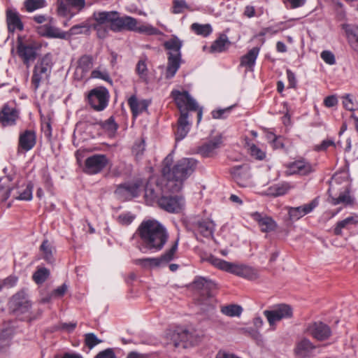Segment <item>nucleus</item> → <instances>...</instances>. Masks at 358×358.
Wrapping results in <instances>:
<instances>
[{
	"instance_id": "obj_9",
	"label": "nucleus",
	"mask_w": 358,
	"mask_h": 358,
	"mask_svg": "<svg viewBox=\"0 0 358 358\" xmlns=\"http://www.w3.org/2000/svg\"><path fill=\"white\" fill-rule=\"evenodd\" d=\"M109 97L108 90L103 87L92 89L87 96L90 105L96 111H102L107 107Z\"/></svg>"
},
{
	"instance_id": "obj_57",
	"label": "nucleus",
	"mask_w": 358,
	"mask_h": 358,
	"mask_svg": "<svg viewBox=\"0 0 358 358\" xmlns=\"http://www.w3.org/2000/svg\"><path fill=\"white\" fill-rule=\"evenodd\" d=\"M320 57L324 60V62L329 65H333L336 63L334 55L331 51H322L321 52Z\"/></svg>"
},
{
	"instance_id": "obj_40",
	"label": "nucleus",
	"mask_w": 358,
	"mask_h": 358,
	"mask_svg": "<svg viewBox=\"0 0 358 358\" xmlns=\"http://www.w3.org/2000/svg\"><path fill=\"white\" fill-rule=\"evenodd\" d=\"M34 185L29 182L17 194H13V196L18 200L30 201L32 199V192Z\"/></svg>"
},
{
	"instance_id": "obj_51",
	"label": "nucleus",
	"mask_w": 358,
	"mask_h": 358,
	"mask_svg": "<svg viewBox=\"0 0 358 358\" xmlns=\"http://www.w3.org/2000/svg\"><path fill=\"white\" fill-rule=\"evenodd\" d=\"M91 29L90 24H76L70 29V34H78L83 33H87L88 31Z\"/></svg>"
},
{
	"instance_id": "obj_62",
	"label": "nucleus",
	"mask_w": 358,
	"mask_h": 358,
	"mask_svg": "<svg viewBox=\"0 0 358 358\" xmlns=\"http://www.w3.org/2000/svg\"><path fill=\"white\" fill-rule=\"evenodd\" d=\"M68 286L64 283L62 285L58 287L51 292V296H54L55 298L62 297L66 292Z\"/></svg>"
},
{
	"instance_id": "obj_34",
	"label": "nucleus",
	"mask_w": 358,
	"mask_h": 358,
	"mask_svg": "<svg viewBox=\"0 0 358 358\" xmlns=\"http://www.w3.org/2000/svg\"><path fill=\"white\" fill-rule=\"evenodd\" d=\"M290 189L291 186L288 182L277 183L270 186L267 189L266 194L273 197H278L285 194Z\"/></svg>"
},
{
	"instance_id": "obj_52",
	"label": "nucleus",
	"mask_w": 358,
	"mask_h": 358,
	"mask_svg": "<svg viewBox=\"0 0 358 358\" xmlns=\"http://www.w3.org/2000/svg\"><path fill=\"white\" fill-rule=\"evenodd\" d=\"M233 106H229L225 108L214 110L212 111V117L214 119H224L230 113Z\"/></svg>"
},
{
	"instance_id": "obj_50",
	"label": "nucleus",
	"mask_w": 358,
	"mask_h": 358,
	"mask_svg": "<svg viewBox=\"0 0 358 358\" xmlns=\"http://www.w3.org/2000/svg\"><path fill=\"white\" fill-rule=\"evenodd\" d=\"M85 345L92 349L99 343H101V340L99 339L94 333H88L85 335Z\"/></svg>"
},
{
	"instance_id": "obj_30",
	"label": "nucleus",
	"mask_w": 358,
	"mask_h": 358,
	"mask_svg": "<svg viewBox=\"0 0 358 358\" xmlns=\"http://www.w3.org/2000/svg\"><path fill=\"white\" fill-rule=\"evenodd\" d=\"M314 349H315V346L312 342L309 339L303 338L296 343L294 352L298 356L306 357Z\"/></svg>"
},
{
	"instance_id": "obj_16",
	"label": "nucleus",
	"mask_w": 358,
	"mask_h": 358,
	"mask_svg": "<svg viewBox=\"0 0 358 358\" xmlns=\"http://www.w3.org/2000/svg\"><path fill=\"white\" fill-rule=\"evenodd\" d=\"M36 144V133L33 129H26L19 134L18 152H28Z\"/></svg>"
},
{
	"instance_id": "obj_13",
	"label": "nucleus",
	"mask_w": 358,
	"mask_h": 358,
	"mask_svg": "<svg viewBox=\"0 0 358 358\" xmlns=\"http://www.w3.org/2000/svg\"><path fill=\"white\" fill-rule=\"evenodd\" d=\"M108 162L105 155H94L86 159L84 171L90 175L99 173L107 166Z\"/></svg>"
},
{
	"instance_id": "obj_37",
	"label": "nucleus",
	"mask_w": 358,
	"mask_h": 358,
	"mask_svg": "<svg viewBox=\"0 0 358 358\" xmlns=\"http://www.w3.org/2000/svg\"><path fill=\"white\" fill-rule=\"evenodd\" d=\"M259 52V48L255 47L252 48L246 55L241 59V66L252 69L255 64V61Z\"/></svg>"
},
{
	"instance_id": "obj_3",
	"label": "nucleus",
	"mask_w": 358,
	"mask_h": 358,
	"mask_svg": "<svg viewBox=\"0 0 358 358\" xmlns=\"http://www.w3.org/2000/svg\"><path fill=\"white\" fill-rule=\"evenodd\" d=\"M207 262L220 270L250 280H254L259 278L258 271L250 266L231 263L214 256H210L207 259Z\"/></svg>"
},
{
	"instance_id": "obj_56",
	"label": "nucleus",
	"mask_w": 358,
	"mask_h": 358,
	"mask_svg": "<svg viewBox=\"0 0 358 358\" xmlns=\"http://www.w3.org/2000/svg\"><path fill=\"white\" fill-rule=\"evenodd\" d=\"M343 103L344 107L350 111H353L357 108V103L354 102L353 98L350 94L343 96Z\"/></svg>"
},
{
	"instance_id": "obj_23",
	"label": "nucleus",
	"mask_w": 358,
	"mask_h": 358,
	"mask_svg": "<svg viewBox=\"0 0 358 358\" xmlns=\"http://www.w3.org/2000/svg\"><path fill=\"white\" fill-rule=\"evenodd\" d=\"M128 104L134 117H136L140 114L147 111L150 101L148 99L139 100L135 95H133L128 99Z\"/></svg>"
},
{
	"instance_id": "obj_26",
	"label": "nucleus",
	"mask_w": 358,
	"mask_h": 358,
	"mask_svg": "<svg viewBox=\"0 0 358 358\" xmlns=\"http://www.w3.org/2000/svg\"><path fill=\"white\" fill-rule=\"evenodd\" d=\"M188 112H182L178 120V127L175 133L176 140H182L188 134L190 129V124L188 121Z\"/></svg>"
},
{
	"instance_id": "obj_4",
	"label": "nucleus",
	"mask_w": 358,
	"mask_h": 358,
	"mask_svg": "<svg viewBox=\"0 0 358 358\" xmlns=\"http://www.w3.org/2000/svg\"><path fill=\"white\" fill-rule=\"evenodd\" d=\"M52 66V57L50 53L45 55L42 58L38 59L34 67L31 77V83L35 90L39 87L41 83L49 78Z\"/></svg>"
},
{
	"instance_id": "obj_22",
	"label": "nucleus",
	"mask_w": 358,
	"mask_h": 358,
	"mask_svg": "<svg viewBox=\"0 0 358 358\" xmlns=\"http://www.w3.org/2000/svg\"><path fill=\"white\" fill-rule=\"evenodd\" d=\"M93 66V57L90 55H84L78 60L75 75L78 79H83Z\"/></svg>"
},
{
	"instance_id": "obj_45",
	"label": "nucleus",
	"mask_w": 358,
	"mask_h": 358,
	"mask_svg": "<svg viewBox=\"0 0 358 358\" xmlns=\"http://www.w3.org/2000/svg\"><path fill=\"white\" fill-rule=\"evenodd\" d=\"M191 29L197 35L203 37L208 36L213 31L210 24H192Z\"/></svg>"
},
{
	"instance_id": "obj_39",
	"label": "nucleus",
	"mask_w": 358,
	"mask_h": 358,
	"mask_svg": "<svg viewBox=\"0 0 358 358\" xmlns=\"http://www.w3.org/2000/svg\"><path fill=\"white\" fill-rule=\"evenodd\" d=\"M138 188L139 186L136 183L121 185L117 187L115 193L117 194L127 193L131 197H136L138 195Z\"/></svg>"
},
{
	"instance_id": "obj_28",
	"label": "nucleus",
	"mask_w": 358,
	"mask_h": 358,
	"mask_svg": "<svg viewBox=\"0 0 358 358\" xmlns=\"http://www.w3.org/2000/svg\"><path fill=\"white\" fill-rule=\"evenodd\" d=\"M194 227L203 237H212L215 230V223L209 219H201L194 223Z\"/></svg>"
},
{
	"instance_id": "obj_53",
	"label": "nucleus",
	"mask_w": 358,
	"mask_h": 358,
	"mask_svg": "<svg viewBox=\"0 0 358 358\" xmlns=\"http://www.w3.org/2000/svg\"><path fill=\"white\" fill-rule=\"evenodd\" d=\"M189 8V6L185 0H173V12L174 13H182Z\"/></svg>"
},
{
	"instance_id": "obj_61",
	"label": "nucleus",
	"mask_w": 358,
	"mask_h": 358,
	"mask_svg": "<svg viewBox=\"0 0 358 358\" xmlns=\"http://www.w3.org/2000/svg\"><path fill=\"white\" fill-rule=\"evenodd\" d=\"M91 77L93 78H101L106 81H110V78L108 73L106 72H101L99 70H94L91 73Z\"/></svg>"
},
{
	"instance_id": "obj_24",
	"label": "nucleus",
	"mask_w": 358,
	"mask_h": 358,
	"mask_svg": "<svg viewBox=\"0 0 358 358\" xmlns=\"http://www.w3.org/2000/svg\"><path fill=\"white\" fill-rule=\"evenodd\" d=\"M38 34L42 36L49 38H60L66 37V33L59 30L52 24H42L36 27Z\"/></svg>"
},
{
	"instance_id": "obj_46",
	"label": "nucleus",
	"mask_w": 358,
	"mask_h": 358,
	"mask_svg": "<svg viewBox=\"0 0 358 358\" xmlns=\"http://www.w3.org/2000/svg\"><path fill=\"white\" fill-rule=\"evenodd\" d=\"M136 71L139 78L143 80L147 81L148 69L145 59H140L136 66Z\"/></svg>"
},
{
	"instance_id": "obj_49",
	"label": "nucleus",
	"mask_w": 358,
	"mask_h": 358,
	"mask_svg": "<svg viewBox=\"0 0 358 358\" xmlns=\"http://www.w3.org/2000/svg\"><path fill=\"white\" fill-rule=\"evenodd\" d=\"M90 27L91 29L96 31L97 36L100 38H105L109 29L108 24H90Z\"/></svg>"
},
{
	"instance_id": "obj_55",
	"label": "nucleus",
	"mask_w": 358,
	"mask_h": 358,
	"mask_svg": "<svg viewBox=\"0 0 358 358\" xmlns=\"http://www.w3.org/2000/svg\"><path fill=\"white\" fill-rule=\"evenodd\" d=\"M250 155L257 159L262 160L266 157L265 152L254 144L250 145Z\"/></svg>"
},
{
	"instance_id": "obj_63",
	"label": "nucleus",
	"mask_w": 358,
	"mask_h": 358,
	"mask_svg": "<svg viewBox=\"0 0 358 358\" xmlns=\"http://www.w3.org/2000/svg\"><path fill=\"white\" fill-rule=\"evenodd\" d=\"M17 282V277H15L14 275H10L3 280L1 285H2V287H13L16 285Z\"/></svg>"
},
{
	"instance_id": "obj_35",
	"label": "nucleus",
	"mask_w": 358,
	"mask_h": 358,
	"mask_svg": "<svg viewBox=\"0 0 358 358\" xmlns=\"http://www.w3.org/2000/svg\"><path fill=\"white\" fill-rule=\"evenodd\" d=\"M329 202L336 206L343 203L345 206L351 205L354 202L353 198L350 195V189L347 187L343 192H341L338 197L329 196Z\"/></svg>"
},
{
	"instance_id": "obj_25",
	"label": "nucleus",
	"mask_w": 358,
	"mask_h": 358,
	"mask_svg": "<svg viewBox=\"0 0 358 358\" xmlns=\"http://www.w3.org/2000/svg\"><path fill=\"white\" fill-rule=\"evenodd\" d=\"M252 217L258 222L262 232L273 231L277 228L276 222L271 217L263 216L257 212L252 213Z\"/></svg>"
},
{
	"instance_id": "obj_20",
	"label": "nucleus",
	"mask_w": 358,
	"mask_h": 358,
	"mask_svg": "<svg viewBox=\"0 0 358 358\" xmlns=\"http://www.w3.org/2000/svg\"><path fill=\"white\" fill-rule=\"evenodd\" d=\"M315 171L313 166L305 159L296 160L288 166L290 174L308 175Z\"/></svg>"
},
{
	"instance_id": "obj_48",
	"label": "nucleus",
	"mask_w": 358,
	"mask_h": 358,
	"mask_svg": "<svg viewBox=\"0 0 358 358\" xmlns=\"http://www.w3.org/2000/svg\"><path fill=\"white\" fill-rule=\"evenodd\" d=\"M10 340L8 331L6 329H0V352L9 346Z\"/></svg>"
},
{
	"instance_id": "obj_33",
	"label": "nucleus",
	"mask_w": 358,
	"mask_h": 358,
	"mask_svg": "<svg viewBox=\"0 0 358 358\" xmlns=\"http://www.w3.org/2000/svg\"><path fill=\"white\" fill-rule=\"evenodd\" d=\"M182 41L177 37H173L166 41L164 44V48L168 50V56H182L180 49L182 48Z\"/></svg>"
},
{
	"instance_id": "obj_6",
	"label": "nucleus",
	"mask_w": 358,
	"mask_h": 358,
	"mask_svg": "<svg viewBox=\"0 0 358 358\" xmlns=\"http://www.w3.org/2000/svg\"><path fill=\"white\" fill-rule=\"evenodd\" d=\"M263 314L266 317L271 329L275 330L278 322L293 317V309L288 304L280 303L274 306L271 310H265Z\"/></svg>"
},
{
	"instance_id": "obj_38",
	"label": "nucleus",
	"mask_w": 358,
	"mask_h": 358,
	"mask_svg": "<svg viewBox=\"0 0 358 358\" xmlns=\"http://www.w3.org/2000/svg\"><path fill=\"white\" fill-rule=\"evenodd\" d=\"M159 187L157 185H152V184L148 183L145 188V198L147 203L152 204L160 198L159 195Z\"/></svg>"
},
{
	"instance_id": "obj_31",
	"label": "nucleus",
	"mask_w": 358,
	"mask_h": 358,
	"mask_svg": "<svg viewBox=\"0 0 358 358\" xmlns=\"http://www.w3.org/2000/svg\"><path fill=\"white\" fill-rule=\"evenodd\" d=\"M342 28L345 31L349 43L356 49L358 45V26L355 24H343Z\"/></svg>"
},
{
	"instance_id": "obj_18",
	"label": "nucleus",
	"mask_w": 358,
	"mask_h": 358,
	"mask_svg": "<svg viewBox=\"0 0 358 358\" xmlns=\"http://www.w3.org/2000/svg\"><path fill=\"white\" fill-rule=\"evenodd\" d=\"M18 118V110L8 104H5L0 111V122L3 127L15 125Z\"/></svg>"
},
{
	"instance_id": "obj_19",
	"label": "nucleus",
	"mask_w": 358,
	"mask_h": 358,
	"mask_svg": "<svg viewBox=\"0 0 358 358\" xmlns=\"http://www.w3.org/2000/svg\"><path fill=\"white\" fill-rule=\"evenodd\" d=\"M318 205L317 199L309 203L298 207H289L288 209L289 218L291 221H296L305 215L310 213Z\"/></svg>"
},
{
	"instance_id": "obj_29",
	"label": "nucleus",
	"mask_w": 358,
	"mask_h": 358,
	"mask_svg": "<svg viewBox=\"0 0 358 358\" xmlns=\"http://www.w3.org/2000/svg\"><path fill=\"white\" fill-rule=\"evenodd\" d=\"M182 56H168V62L166 69L165 77L167 79L172 78L180 66Z\"/></svg>"
},
{
	"instance_id": "obj_7",
	"label": "nucleus",
	"mask_w": 358,
	"mask_h": 358,
	"mask_svg": "<svg viewBox=\"0 0 358 358\" xmlns=\"http://www.w3.org/2000/svg\"><path fill=\"white\" fill-rule=\"evenodd\" d=\"M178 242L179 238L176 240L171 248L159 257L138 259L135 260V263L144 267L147 266H164L174 259L178 250Z\"/></svg>"
},
{
	"instance_id": "obj_60",
	"label": "nucleus",
	"mask_w": 358,
	"mask_h": 358,
	"mask_svg": "<svg viewBox=\"0 0 358 358\" xmlns=\"http://www.w3.org/2000/svg\"><path fill=\"white\" fill-rule=\"evenodd\" d=\"M101 126L103 129H107L110 131H115L117 129V125L115 122V120L113 117H110L106 121L101 123Z\"/></svg>"
},
{
	"instance_id": "obj_64",
	"label": "nucleus",
	"mask_w": 358,
	"mask_h": 358,
	"mask_svg": "<svg viewBox=\"0 0 358 358\" xmlns=\"http://www.w3.org/2000/svg\"><path fill=\"white\" fill-rule=\"evenodd\" d=\"M95 358H116L114 352L111 349H106L99 352Z\"/></svg>"
},
{
	"instance_id": "obj_14",
	"label": "nucleus",
	"mask_w": 358,
	"mask_h": 358,
	"mask_svg": "<svg viewBox=\"0 0 358 358\" xmlns=\"http://www.w3.org/2000/svg\"><path fill=\"white\" fill-rule=\"evenodd\" d=\"M10 307L17 315L27 313L31 308L30 301L24 291L21 290L12 296L9 302Z\"/></svg>"
},
{
	"instance_id": "obj_15",
	"label": "nucleus",
	"mask_w": 358,
	"mask_h": 358,
	"mask_svg": "<svg viewBox=\"0 0 358 358\" xmlns=\"http://www.w3.org/2000/svg\"><path fill=\"white\" fill-rule=\"evenodd\" d=\"M96 22H136V20L129 16L121 17L116 11H102L94 13Z\"/></svg>"
},
{
	"instance_id": "obj_54",
	"label": "nucleus",
	"mask_w": 358,
	"mask_h": 358,
	"mask_svg": "<svg viewBox=\"0 0 358 358\" xmlns=\"http://www.w3.org/2000/svg\"><path fill=\"white\" fill-rule=\"evenodd\" d=\"M7 22H22L18 12L15 9L8 8L6 11Z\"/></svg>"
},
{
	"instance_id": "obj_58",
	"label": "nucleus",
	"mask_w": 358,
	"mask_h": 358,
	"mask_svg": "<svg viewBox=\"0 0 358 358\" xmlns=\"http://www.w3.org/2000/svg\"><path fill=\"white\" fill-rule=\"evenodd\" d=\"M245 331L248 333L257 342L258 345H260L263 343L262 335L259 333V331L249 328L245 329Z\"/></svg>"
},
{
	"instance_id": "obj_41",
	"label": "nucleus",
	"mask_w": 358,
	"mask_h": 358,
	"mask_svg": "<svg viewBox=\"0 0 358 358\" xmlns=\"http://www.w3.org/2000/svg\"><path fill=\"white\" fill-rule=\"evenodd\" d=\"M46 6V0H25L23 3L24 9L28 13H32Z\"/></svg>"
},
{
	"instance_id": "obj_2",
	"label": "nucleus",
	"mask_w": 358,
	"mask_h": 358,
	"mask_svg": "<svg viewBox=\"0 0 358 358\" xmlns=\"http://www.w3.org/2000/svg\"><path fill=\"white\" fill-rule=\"evenodd\" d=\"M138 233L143 247L152 252L162 250L169 238L166 228L155 220L142 222L138 228Z\"/></svg>"
},
{
	"instance_id": "obj_12",
	"label": "nucleus",
	"mask_w": 358,
	"mask_h": 358,
	"mask_svg": "<svg viewBox=\"0 0 358 358\" xmlns=\"http://www.w3.org/2000/svg\"><path fill=\"white\" fill-rule=\"evenodd\" d=\"M304 333L311 336L319 341L328 339L331 335L330 327L321 322H315L308 324L304 330Z\"/></svg>"
},
{
	"instance_id": "obj_10",
	"label": "nucleus",
	"mask_w": 358,
	"mask_h": 358,
	"mask_svg": "<svg viewBox=\"0 0 358 358\" xmlns=\"http://www.w3.org/2000/svg\"><path fill=\"white\" fill-rule=\"evenodd\" d=\"M110 30L115 32L133 31L145 35H158L161 31L149 24H108Z\"/></svg>"
},
{
	"instance_id": "obj_43",
	"label": "nucleus",
	"mask_w": 358,
	"mask_h": 358,
	"mask_svg": "<svg viewBox=\"0 0 358 358\" xmlns=\"http://www.w3.org/2000/svg\"><path fill=\"white\" fill-rule=\"evenodd\" d=\"M229 43L225 34H221L220 37L213 42L210 46L212 52H221L225 50L226 44Z\"/></svg>"
},
{
	"instance_id": "obj_44",
	"label": "nucleus",
	"mask_w": 358,
	"mask_h": 358,
	"mask_svg": "<svg viewBox=\"0 0 358 358\" xmlns=\"http://www.w3.org/2000/svg\"><path fill=\"white\" fill-rule=\"evenodd\" d=\"M242 307L236 304H230L221 308V312L229 317H238L242 313Z\"/></svg>"
},
{
	"instance_id": "obj_36",
	"label": "nucleus",
	"mask_w": 358,
	"mask_h": 358,
	"mask_svg": "<svg viewBox=\"0 0 358 358\" xmlns=\"http://www.w3.org/2000/svg\"><path fill=\"white\" fill-rule=\"evenodd\" d=\"M358 223V216H350L347 218L339 221L336 223V225L334 229V232L337 236L342 235V230L343 229H350L352 225H355Z\"/></svg>"
},
{
	"instance_id": "obj_17",
	"label": "nucleus",
	"mask_w": 358,
	"mask_h": 358,
	"mask_svg": "<svg viewBox=\"0 0 358 358\" xmlns=\"http://www.w3.org/2000/svg\"><path fill=\"white\" fill-rule=\"evenodd\" d=\"M234 180L241 187H246L250 183V169L247 165L236 166L230 169Z\"/></svg>"
},
{
	"instance_id": "obj_21",
	"label": "nucleus",
	"mask_w": 358,
	"mask_h": 358,
	"mask_svg": "<svg viewBox=\"0 0 358 358\" xmlns=\"http://www.w3.org/2000/svg\"><path fill=\"white\" fill-rule=\"evenodd\" d=\"M67 4L61 2L57 8L58 15L70 20L73 14L70 10V7L82 9L85 6V0H66Z\"/></svg>"
},
{
	"instance_id": "obj_59",
	"label": "nucleus",
	"mask_w": 358,
	"mask_h": 358,
	"mask_svg": "<svg viewBox=\"0 0 358 358\" xmlns=\"http://www.w3.org/2000/svg\"><path fill=\"white\" fill-rule=\"evenodd\" d=\"M135 216L130 213H122L118 216V221L124 225H129L134 220Z\"/></svg>"
},
{
	"instance_id": "obj_32",
	"label": "nucleus",
	"mask_w": 358,
	"mask_h": 358,
	"mask_svg": "<svg viewBox=\"0 0 358 358\" xmlns=\"http://www.w3.org/2000/svg\"><path fill=\"white\" fill-rule=\"evenodd\" d=\"M194 287L210 295V292L216 288V284L210 280L203 277H197L193 282Z\"/></svg>"
},
{
	"instance_id": "obj_1",
	"label": "nucleus",
	"mask_w": 358,
	"mask_h": 358,
	"mask_svg": "<svg viewBox=\"0 0 358 358\" xmlns=\"http://www.w3.org/2000/svg\"><path fill=\"white\" fill-rule=\"evenodd\" d=\"M173 157L169 155L164 160L162 175L167 180L166 188L171 192H178L182 188L183 182L196 170L198 161L194 158H182L171 166Z\"/></svg>"
},
{
	"instance_id": "obj_47",
	"label": "nucleus",
	"mask_w": 358,
	"mask_h": 358,
	"mask_svg": "<svg viewBox=\"0 0 358 358\" xmlns=\"http://www.w3.org/2000/svg\"><path fill=\"white\" fill-rule=\"evenodd\" d=\"M50 275V271L46 268H38L33 275V279L37 284L44 282Z\"/></svg>"
},
{
	"instance_id": "obj_27",
	"label": "nucleus",
	"mask_w": 358,
	"mask_h": 358,
	"mask_svg": "<svg viewBox=\"0 0 358 358\" xmlns=\"http://www.w3.org/2000/svg\"><path fill=\"white\" fill-rule=\"evenodd\" d=\"M222 143V136H217L212 140L199 147L198 152L204 157H210L215 150L219 148Z\"/></svg>"
},
{
	"instance_id": "obj_42",
	"label": "nucleus",
	"mask_w": 358,
	"mask_h": 358,
	"mask_svg": "<svg viewBox=\"0 0 358 358\" xmlns=\"http://www.w3.org/2000/svg\"><path fill=\"white\" fill-rule=\"evenodd\" d=\"M40 250L42 253L43 258L49 264H52L55 259L53 256V248L48 240L43 241Z\"/></svg>"
},
{
	"instance_id": "obj_5",
	"label": "nucleus",
	"mask_w": 358,
	"mask_h": 358,
	"mask_svg": "<svg viewBox=\"0 0 358 358\" xmlns=\"http://www.w3.org/2000/svg\"><path fill=\"white\" fill-rule=\"evenodd\" d=\"M171 96L173 98L176 103L180 111V115L182 112H187V110H196L197 111V122L199 123L202 119L203 111L201 108H199L196 101L189 95L188 92L179 90H173Z\"/></svg>"
},
{
	"instance_id": "obj_11",
	"label": "nucleus",
	"mask_w": 358,
	"mask_h": 358,
	"mask_svg": "<svg viewBox=\"0 0 358 358\" xmlns=\"http://www.w3.org/2000/svg\"><path fill=\"white\" fill-rule=\"evenodd\" d=\"M157 204L168 213H178L185 206V200L182 196L178 195L162 196L157 200Z\"/></svg>"
},
{
	"instance_id": "obj_8",
	"label": "nucleus",
	"mask_w": 358,
	"mask_h": 358,
	"mask_svg": "<svg viewBox=\"0 0 358 358\" xmlns=\"http://www.w3.org/2000/svg\"><path fill=\"white\" fill-rule=\"evenodd\" d=\"M40 48V45L36 43H24L18 37L17 53L27 68H29L31 64L36 59Z\"/></svg>"
}]
</instances>
